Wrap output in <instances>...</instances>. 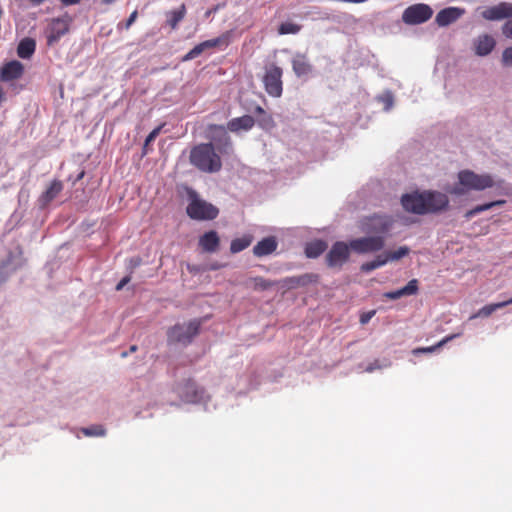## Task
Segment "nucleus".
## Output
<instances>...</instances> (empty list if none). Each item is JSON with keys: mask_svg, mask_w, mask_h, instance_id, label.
<instances>
[{"mask_svg": "<svg viewBox=\"0 0 512 512\" xmlns=\"http://www.w3.org/2000/svg\"><path fill=\"white\" fill-rule=\"evenodd\" d=\"M217 9H218V7H215V8H213V9H211V10H208V11L206 12V16H210L213 12L217 11Z\"/></svg>", "mask_w": 512, "mask_h": 512, "instance_id": "51", "label": "nucleus"}, {"mask_svg": "<svg viewBox=\"0 0 512 512\" xmlns=\"http://www.w3.org/2000/svg\"><path fill=\"white\" fill-rule=\"evenodd\" d=\"M198 245L204 252H216L220 245V238L218 233L214 230L205 232L202 236L199 237Z\"/></svg>", "mask_w": 512, "mask_h": 512, "instance_id": "18", "label": "nucleus"}, {"mask_svg": "<svg viewBox=\"0 0 512 512\" xmlns=\"http://www.w3.org/2000/svg\"><path fill=\"white\" fill-rule=\"evenodd\" d=\"M302 29V26L293 22H284L281 23L278 27L279 35H287V34H298Z\"/></svg>", "mask_w": 512, "mask_h": 512, "instance_id": "33", "label": "nucleus"}, {"mask_svg": "<svg viewBox=\"0 0 512 512\" xmlns=\"http://www.w3.org/2000/svg\"><path fill=\"white\" fill-rule=\"evenodd\" d=\"M394 224V219L386 214H373L366 216L361 220L362 231L375 234L374 236H381L388 233Z\"/></svg>", "mask_w": 512, "mask_h": 512, "instance_id": "6", "label": "nucleus"}, {"mask_svg": "<svg viewBox=\"0 0 512 512\" xmlns=\"http://www.w3.org/2000/svg\"><path fill=\"white\" fill-rule=\"evenodd\" d=\"M6 101V95H5V92H4V89L3 87L0 85V105Z\"/></svg>", "mask_w": 512, "mask_h": 512, "instance_id": "46", "label": "nucleus"}, {"mask_svg": "<svg viewBox=\"0 0 512 512\" xmlns=\"http://www.w3.org/2000/svg\"><path fill=\"white\" fill-rule=\"evenodd\" d=\"M387 253L390 258V261H397L407 256L410 253V249L407 246H401L397 250L389 251Z\"/></svg>", "mask_w": 512, "mask_h": 512, "instance_id": "36", "label": "nucleus"}, {"mask_svg": "<svg viewBox=\"0 0 512 512\" xmlns=\"http://www.w3.org/2000/svg\"><path fill=\"white\" fill-rule=\"evenodd\" d=\"M327 249V244L323 240H315L307 244L305 254L309 258L320 256Z\"/></svg>", "mask_w": 512, "mask_h": 512, "instance_id": "28", "label": "nucleus"}, {"mask_svg": "<svg viewBox=\"0 0 512 512\" xmlns=\"http://www.w3.org/2000/svg\"><path fill=\"white\" fill-rule=\"evenodd\" d=\"M255 111L257 114H262V115H265V113H266L261 106H257Z\"/></svg>", "mask_w": 512, "mask_h": 512, "instance_id": "48", "label": "nucleus"}, {"mask_svg": "<svg viewBox=\"0 0 512 512\" xmlns=\"http://www.w3.org/2000/svg\"><path fill=\"white\" fill-rule=\"evenodd\" d=\"M378 268V264H376L375 260L365 262L361 265V271L370 272Z\"/></svg>", "mask_w": 512, "mask_h": 512, "instance_id": "41", "label": "nucleus"}, {"mask_svg": "<svg viewBox=\"0 0 512 512\" xmlns=\"http://www.w3.org/2000/svg\"><path fill=\"white\" fill-rule=\"evenodd\" d=\"M277 248V241L274 237H266L259 241L253 248V253L257 257H262L273 253Z\"/></svg>", "mask_w": 512, "mask_h": 512, "instance_id": "24", "label": "nucleus"}, {"mask_svg": "<svg viewBox=\"0 0 512 512\" xmlns=\"http://www.w3.org/2000/svg\"><path fill=\"white\" fill-rule=\"evenodd\" d=\"M36 42L30 37L22 39L17 46V55L22 59H29L35 52Z\"/></svg>", "mask_w": 512, "mask_h": 512, "instance_id": "26", "label": "nucleus"}, {"mask_svg": "<svg viewBox=\"0 0 512 512\" xmlns=\"http://www.w3.org/2000/svg\"><path fill=\"white\" fill-rule=\"evenodd\" d=\"M350 244L338 241L333 244L332 248L326 255L327 265L329 267H341L349 258Z\"/></svg>", "mask_w": 512, "mask_h": 512, "instance_id": "11", "label": "nucleus"}, {"mask_svg": "<svg viewBox=\"0 0 512 512\" xmlns=\"http://www.w3.org/2000/svg\"><path fill=\"white\" fill-rule=\"evenodd\" d=\"M433 15L432 8L423 3H418L407 7L403 14L402 20L408 25L422 24L428 21Z\"/></svg>", "mask_w": 512, "mask_h": 512, "instance_id": "8", "label": "nucleus"}, {"mask_svg": "<svg viewBox=\"0 0 512 512\" xmlns=\"http://www.w3.org/2000/svg\"><path fill=\"white\" fill-rule=\"evenodd\" d=\"M458 185H456L451 193L462 196L468 191H483L495 185V181L490 174H477L471 170H462L458 173Z\"/></svg>", "mask_w": 512, "mask_h": 512, "instance_id": "2", "label": "nucleus"}, {"mask_svg": "<svg viewBox=\"0 0 512 512\" xmlns=\"http://www.w3.org/2000/svg\"><path fill=\"white\" fill-rule=\"evenodd\" d=\"M187 196L189 203L186 207L187 215L198 221L214 220L219 214V209L213 204L201 199L193 189H188Z\"/></svg>", "mask_w": 512, "mask_h": 512, "instance_id": "3", "label": "nucleus"}, {"mask_svg": "<svg viewBox=\"0 0 512 512\" xmlns=\"http://www.w3.org/2000/svg\"><path fill=\"white\" fill-rule=\"evenodd\" d=\"M482 16L490 21L508 19L502 26V33L506 38L512 40V3L501 2L489 7L482 12Z\"/></svg>", "mask_w": 512, "mask_h": 512, "instance_id": "4", "label": "nucleus"}, {"mask_svg": "<svg viewBox=\"0 0 512 512\" xmlns=\"http://www.w3.org/2000/svg\"><path fill=\"white\" fill-rule=\"evenodd\" d=\"M495 47V40L489 35L480 36L475 45V53L479 56L488 55Z\"/></svg>", "mask_w": 512, "mask_h": 512, "instance_id": "25", "label": "nucleus"}, {"mask_svg": "<svg viewBox=\"0 0 512 512\" xmlns=\"http://www.w3.org/2000/svg\"><path fill=\"white\" fill-rule=\"evenodd\" d=\"M385 245L383 236H368L350 241V248L358 254L380 251Z\"/></svg>", "mask_w": 512, "mask_h": 512, "instance_id": "10", "label": "nucleus"}, {"mask_svg": "<svg viewBox=\"0 0 512 512\" xmlns=\"http://www.w3.org/2000/svg\"><path fill=\"white\" fill-rule=\"evenodd\" d=\"M189 160L198 170L206 173L217 172L222 167L221 158L211 143L194 146L190 151Z\"/></svg>", "mask_w": 512, "mask_h": 512, "instance_id": "1", "label": "nucleus"}, {"mask_svg": "<svg viewBox=\"0 0 512 512\" xmlns=\"http://www.w3.org/2000/svg\"><path fill=\"white\" fill-rule=\"evenodd\" d=\"M401 203L403 208L415 214H427V209L425 208V198L423 193H414V194H406L401 198Z\"/></svg>", "mask_w": 512, "mask_h": 512, "instance_id": "13", "label": "nucleus"}, {"mask_svg": "<svg viewBox=\"0 0 512 512\" xmlns=\"http://www.w3.org/2000/svg\"><path fill=\"white\" fill-rule=\"evenodd\" d=\"M509 304H512V298L507 300V301H503V302H500V303H494V304H489V305H485L484 307H482L478 313L474 316H472L471 318H475V317H488L490 316L494 311H496L497 309L499 308H503Z\"/></svg>", "mask_w": 512, "mask_h": 512, "instance_id": "32", "label": "nucleus"}, {"mask_svg": "<svg viewBox=\"0 0 512 512\" xmlns=\"http://www.w3.org/2000/svg\"><path fill=\"white\" fill-rule=\"evenodd\" d=\"M283 70L281 67L272 63L265 66L262 82L267 94L274 98H279L283 92L282 81Z\"/></svg>", "mask_w": 512, "mask_h": 512, "instance_id": "5", "label": "nucleus"}, {"mask_svg": "<svg viewBox=\"0 0 512 512\" xmlns=\"http://www.w3.org/2000/svg\"><path fill=\"white\" fill-rule=\"evenodd\" d=\"M255 120L250 115L233 118L227 123V129L231 132H239L241 130L248 131L253 128Z\"/></svg>", "mask_w": 512, "mask_h": 512, "instance_id": "22", "label": "nucleus"}, {"mask_svg": "<svg viewBox=\"0 0 512 512\" xmlns=\"http://www.w3.org/2000/svg\"><path fill=\"white\" fill-rule=\"evenodd\" d=\"M200 321L193 320L187 324H176L168 332V338L172 341L187 344L199 333Z\"/></svg>", "mask_w": 512, "mask_h": 512, "instance_id": "7", "label": "nucleus"}, {"mask_svg": "<svg viewBox=\"0 0 512 512\" xmlns=\"http://www.w3.org/2000/svg\"><path fill=\"white\" fill-rule=\"evenodd\" d=\"M128 354H130V353H129V351H128V352H126V351H125V352H122V353H121V357L125 358V357H127V356H128Z\"/></svg>", "mask_w": 512, "mask_h": 512, "instance_id": "53", "label": "nucleus"}, {"mask_svg": "<svg viewBox=\"0 0 512 512\" xmlns=\"http://www.w3.org/2000/svg\"><path fill=\"white\" fill-rule=\"evenodd\" d=\"M116 0H102V2L106 5H109V4H112L113 2H115Z\"/></svg>", "mask_w": 512, "mask_h": 512, "instance_id": "52", "label": "nucleus"}, {"mask_svg": "<svg viewBox=\"0 0 512 512\" xmlns=\"http://www.w3.org/2000/svg\"><path fill=\"white\" fill-rule=\"evenodd\" d=\"M458 336H460V334L448 335L445 338H443L442 340H440L437 344H435L433 346H430V347H418V348H415L412 351V353L414 355H418L420 353H432V352L436 351L438 348L443 347L446 343H448L449 341L453 340L454 338H456Z\"/></svg>", "mask_w": 512, "mask_h": 512, "instance_id": "30", "label": "nucleus"}, {"mask_svg": "<svg viewBox=\"0 0 512 512\" xmlns=\"http://www.w3.org/2000/svg\"><path fill=\"white\" fill-rule=\"evenodd\" d=\"M252 282L255 290H267L274 286V282L260 276L252 278Z\"/></svg>", "mask_w": 512, "mask_h": 512, "instance_id": "34", "label": "nucleus"}, {"mask_svg": "<svg viewBox=\"0 0 512 512\" xmlns=\"http://www.w3.org/2000/svg\"><path fill=\"white\" fill-rule=\"evenodd\" d=\"M319 276L314 273H305L298 276L287 277L283 280V285L289 289L304 287L311 283H316Z\"/></svg>", "mask_w": 512, "mask_h": 512, "instance_id": "19", "label": "nucleus"}, {"mask_svg": "<svg viewBox=\"0 0 512 512\" xmlns=\"http://www.w3.org/2000/svg\"><path fill=\"white\" fill-rule=\"evenodd\" d=\"M186 387L188 389H192L194 391V387H195V384L191 381H189L187 384H186Z\"/></svg>", "mask_w": 512, "mask_h": 512, "instance_id": "50", "label": "nucleus"}, {"mask_svg": "<svg viewBox=\"0 0 512 512\" xmlns=\"http://www.w3.org/2000/svg\"><path fill=\"white\" fill-rule=\"evenodd\" d=\"M375 314H376V310H370L368 312L362 313L360 315V323L362 325L367 324Z\"/></svg>", "mask_w": 512, "mask_h": 512, "instance_id": "40", "label": "nucleus"}, {"mask_svg": "<svg viewBox=\"0 0 512 512\" xmlns=\"http://www.w3.org/2000/svg\"><path fill=\"white\" fill-rule=\"evenodd\" d=\"M63 189V184L60 180H53L49 187L39 197L41 207H46L52 200H54Z\"/></svg>", "mask_w": 512, "mask_h": 512, "instance_id": "23", "label": "nucleus"}, {"mask_svg": "<svg viewBox=\"0 0 512 512\" xmlns=\"http://www.w3.org/2000/svg\"><path fill=\"white\" fill-rule=\"evenodd\" d=\"M418 284L419 282L417 279H412L407 283L406 286L395 291L386 292L383 296L390 300H396L403 296L415 295L419 289Z\"/></svg>", "mask_w": 512, "mask_h": 512, "instance_id": "21", "label": "nucleus"}, {"mask_svg": "<svg viewBox=\"0 0 512 512\" xmlns=\"http://www.w3.org/2000/svg\"><path fill=\"white\" fill-rule=\"evenodd\" d=\"M24 65L18 60H12L5 64L0 69V80L2 82H12L22 78L24 74Z\"/></svg>", "mask_w": 512, "mask_h": 512, "instance_id": "16", "label": "nucleus"}, {"mask_svg": "<svg viewBox=\"0 0 512 512\" xmlns=\"http://www.w3.org/2000/svg\"><path fill=\"white\" fill-rule=\"evenodd\" d=\"M130 276H126L123 279L120 280V282L116 285V290L120 291L124 288L126 284L130 282Z\"/></svg>", "mask_w": 512, "mask_h": 512, "instance_id": "43", "label": "nucleus"}, {"mask_svg": "<svg viewBox=\"0 0 512 512\" xmlns=\"http://www.w3.org/2000/svg\"><path fill=\"white\" fill-rule=\"evenodd\" d=\"M45 0H29V2L34 5V6H37V5H40L44 2Z\"/></svg>", "mask_w": 512, "mask_h": 512, "instance_id": "47", "label": "nucleus"}, {"mask_svg": "<svg viewBox=\"0 0 512 512\" xmlns=\"http://www.w3.org/2000/svg\"><path fill=\"white\" fill-rule=\"evenodd\" d=\"M69 31V21L58 17L52 19L46 32L47 45L53 46Z\"/></svg>", "mask_w": 512, "mask_h": 512, "instance_id": "12", "label": "nucleus"}, {"mask_svg": "<svg viewBox=\"0 0 512 512\" xmlns=\"http://www.w3.org/2000/svg\"><path fill=\"white\" fill-rule=\"evenodd\" d=\"M162 127H163V125H159L158 127L154 128L146 137L144 146H143V154L144 155H146L148 152L147 147L149 146V144L152 143L156 139V137L160 134Z\"/></svg>", "mask_w": 512, "mask_h": 512, "instance_id": "37", "label": "nucleus"}, {"mask_svg": "<svg viewBox=\"0 0 512 512\" xmlns=\"http://www.w3.org/2000/svg\"><path fill=\"white\" fill-rule=\"evenodd\" d=\"M425 208L427 213H436L445 210L448 207V197L440 192H424Z\"/></svg>", "mask_w": 512, "mask_h": 512, "instance_id": "14", "label": "nucleus"}, {"mask_svg": "<svg viewBox=\"0 0 512 512\" xmlns=\"http://www.w3.org/2000/svg\"><path fill=\"white\" fill-rule=\"evenodd\" d=\"M208 132L209 137L215 141L216 144L222 146L224 149L231 147V140L224 126L211 124L208 127Z\"/></svg>", "mask_w": 512, "mask_h": 512, "instance_id": "20", "label": "nucleus"}, {"mask_svg": "<svg viewBox=\"0 0 512 512\" xmlns=\"http://www.w3.org/2000/svg\"><path fill=\"white\" fill-rule=\"evenodd\" d=\"M251 243L252 237L249 235L233 239L230 244V251L233 254L239 253L249 247Z\"/></svg>", "mask_w": 512, "mask_h": 512, "instance_id": "31", "label": "nucleus"}, {"mask_svg": "<svg viewBox=\"0 0 512 512\" xmlns=\"http://www.w3.org/2000/svg\"><path fill=\"white\" fill-rule=\"evenodd\" d=\"M502 64L506 67H512V47L506 48L503 51Z\"/></svg>", "mask_w": 512, "mask_h": 512, "instance_id": "38", "label": "nucleus"}, {"mask_svg": "<svg viewBox=\"0 0 512 512\" xmlns=\"http://www.w3.org/2000/svg\"><path fill=\"white\" fill-rule=\"evenodd\" d=\"M137 17H138V12L135 10L130 14L129 18L127 19V21L125 23V29H129L130 26L136 21Z\"/></svg>", "mask_w": 512, "mask_h": 512, "instance_id": "42", "label": "nucleus"}, {"mask_svg": "<svg viewBox=\"0 0 512 512\" xmlns=\"http://www.w3.org/2000/svg\"><path fill=\"white\" fill-rule=\"evenodd\" d=\"M506 203L505 200H496V201H492V202H489V203H484V204H481V205H477L476 207L468 210L464 217L469 220L471 219L472 217H474L475 215L481 213V212H484V211H487L489 209H491L492 207L494 206H502Z\"/></svg>", "mask_w": 512, "mask_h": 512, "instance_id": "29", "label": "nucleus"}, {"mask_svg": "<svg viewBox=\"0 0 512 512\" xmlns=\"http://www.w3.org/2000/svg\"><path fill=\"white\" fill-rule=\"evenodd\" d=\"M82 432L85 436H104L106 434V430L102 425H92L87 428H83Z\"/></svg>", "mask_w": 512, "mask_h": 512, "instance_id": "35", "label": "nucleus"}, {"mask_svg": "<svg viewBox=\"0 0 512 512\" xmlns=\"http://www.w3.org/2000/svg\"><path fill=\"white\" fill-rule=\"evenodd\" d=\"M260 125L262 126H266V125H272L273 124V119L270 115H264L263 119H261L259 121Z\"/></svg>", "mask_w": 512, "mask_h": 512, "instance_id": "44", "label": "nucleus"}, {"mask_svg": "<svg viewBox=\"0 0 512 512\" xmlns=\"http://www.w3.org/2000/svg\"><path fill=\"white\" fill-rule=\"evenodd\" d=\"M64 6H72L79 4L82 0H59Z\"/></svg>", "mask_w": 512, "mask_h": 512, "instance_id": "45", "label": "nucleus"}, {"mask_svg": "<svg viewBox=\"0 0 512 512\" xmlns=\"http://www.w3.org/2000/svg\"><path fill=\"white\" fill-rule=\"evenodd\" d=\"M186 15V6L181 4L176 10L166 12L167 24L171 29H176L178 24L184 19Z\"/></svg>", "mask_w": 512, "mask_h": 512, "instance_id": "27", "label": "nucleus"}, {"mask_svg": "<svg viewBox=\"0 0 512 512\" xmlns=\"http://www.w3.org/2000/svg\"><path fill=\"white\" fill-rule=\"evenodd\" d=\"M291 64L292 70L298 78L308 77L313 72V65L306 53H295Z\"/></svg>", "mask_w": 512, "mask_h": 512, "instance_id": "15", "label": "nucleus"}, {"mask_svg": "<svg viewBox=\"0 0 512 512\" xmlns=\"http://www.w3.org/2000/svg\"><path fill=\"white\" fill-rule=\"evenodd\" d=\"M464 13L465 10L462 8L448 7L437 13L435 21L441 27L448 26L457 21Z\"/></svg>", "mask_w": 512, "mask_h": 512, "instance_id": "17", "label": "nucleus"}, {"mask_svg": "<svg viewBox=\"0 0 512 512\" xmlns=\"http://www.w3.org/2000/svg\"><path fill=\"white\" fill-rule=\"evenodd\" d=\"M231 38V32L227 31L220 35L219 37H216L214 39L203 41L199 44H197L193 49H191L184 57L183 61H189L192 59H195L200 54H202L206 49L211 48H222L227 47L230 43Z\"/></svg>", "mask_w": 512, "mask_h": 512, "instance_id": "9", "label": "nucleus"}, {"mask_svg": "<svg viewBox=\"0 0 512 512\" xmlns=\"http://www.w3.org/2000/svg\"><path fill=\"white\" fill-rule=\"evenodd\" d=\"M138 350L137 345H131L129 348V353H135Z\"/></svg>", "mask_w": 512, "mask_h": 512, "instance_id": "49", "label": "nucleus"}, {"mask_svg": "<svg viewBox=\"0 0 512 512\" xmlns=\"http://www.w3.org/2000/svg\"><path fill=\"white\" fill-rule=\"evenodd\" d=\"M374 260H375L376 264H378V268L381 266H384L385 264L390 262V258L388 256L387 252L378 255Z\"/></svg>", "mask_w": 512, "mask_h": 512, "instance_id": "39", "label": "nucleus"}]
</instances>
